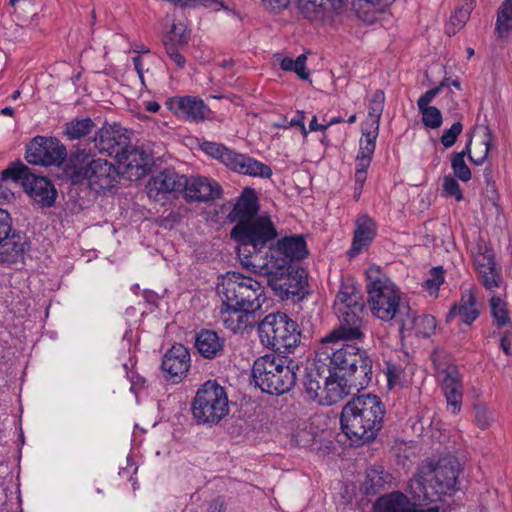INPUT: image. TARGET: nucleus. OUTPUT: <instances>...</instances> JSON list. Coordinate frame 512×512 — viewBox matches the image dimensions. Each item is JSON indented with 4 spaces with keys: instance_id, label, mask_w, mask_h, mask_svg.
Returning a JSON list of instances; mask_svg holds the SVG:
<instances>
[{
    "instance_id": "0e129e2a",
    "label": "nucleus",
    "mask_w": 512,
    "mask_h": 512,
    "mask_svg": "<svg viewBox=\"0 0 512 512\" xmlns=\"http://www.w3.org/2000/svg\"><path fill=\"white\" fill-rule=\"evenodd\" d=\"M7 180L8 179H3L2 176L0 177V199L9 202L14 198V193L4 186V182Z\"/></svg>"
},
{
    "instance_id": "f03ea898",
    "label": "nucleus",
    "mask_w": 512,
    "mask_h": 512,
    "mask_svg": "<svg viewBox=\"0 0 512 512\" xmlns=\"http://www.w3.org/2000/svg\"><path fill=\"white\" fill-rule=\"evenodd\" d=\"M237 243V255L243 268L252 270L263 267L270 258L265 248L277 238L278 232L270 216L260 215L251 221L235 224L230 232Z\"/></svg>"
},
{
    "instance_id": "603ef678",
    "label": "nucleus",
    "mask_w": 512,
    "mask_h": 512,
    "mask_svg": "<svg viewBox=\"0 0 512 512\" xmlns=\"http://www.w3.org/2000/svg\"><path fill=\"white\" fill-rule=\"evenodd\" d=\"M444 282V270L441 266L433 267L430 270L429 277L425 281V287L431 292H437L440 285Z\"/></svg>"
},
{
    "instance_id": "c9c22d12",
    "label": "nucleus",
    "mask_w": 512,
    "mask_h": 512,
    "mask_svg": "<svg viewBox=\"0 0 512 512\" xmlns=\"http://www.w3.org/2000/svg\"><path fill=\"white\" fill-rule=\"evenodd\" d=\"M116 159L120 167L126 170L135 169L137 177L145 173V168L149 163L148 155L143 150L130 146V143Z\"/></svg>"
},
{
    "instance_id": "6e6d98bb",
    "label": "nucleus",
    "mask_w": 512,
    "mask_h": 512,
    "mask_svg": "<svg viewBox=\"0 0 512 512\" xmlns=\"http://www.w3.org/2000/svg\"><path fill=\"white\" fill-rule=\"evenodd\" d=\"M471 11V4H467L466 6H462L461 8L457 9L450 18L451 25L457 26V28L463 27L468 21Z\"/></svg>"
},
{
    "instance_id": "423d86ee",
    "label": "nucleus",
    "mask_w": 512,
    "mask_h": 512,
    "mask_svg": "<svg viewBox=\"0 0 512 512\" xmlns=\"http://www.w3.org/2000/svg\"><path fill=\"white\" fill-rule=\"evenodd\" d=\"M217 293L224 306L254 313L266 301L265 289L256 279L229 271L218 278Z\"/></svg>"
},
{
    "instance_id": "a19ab883",
    "label": "nucleus",
    "mask_w": 512,
    "mask_h": 512,
    "mask_svg": "<svg viewBox=\"0 0 512 512\" xmlns=\"http://www.w3.org/2000/svg\"><path fill=\"white\" fill-rule=\"evenodd\" d=\"M201 150L207 155L220 160L225 166L230 168L236 152L226 146L216 142L205 141L201 144Z\"/></svg>"
},
{
    "instance_id": "4d7b16f0",
    "label": "nucleus",
    "mask_w": 512,
    "mask_h": 512,
    "mask_svg": "<svg viewBox=\"0 0 512 512\" xmlns=\"http://www.w3.org/2000/svg\"><path fill=\"white\" fill-rule=\"evenodd\" d=\"M165 47V51L169 59L179 68L183 69L186 64L185 56L181 53V50L184 47H176L172 46V44H167Z\"/></svg>"
},
{
    "instance_id": "a878e982",
    "label": "nucleus",
    "mask_w": 512,
    "mask_h": 512,
    "mask_svg": "<svg viewBox=\"0 0 512 512\" xmlns=\"http://www.w3.org/2000/svg\"><path fill=\"white\" fill-rule=\"evenodd\" d=\"M360 140V149L356 157L355 183L356 190H362L367 179V168L370 166L372 155L376 147V134L364 133Z\"/></svg>"
},
{
    "instance_id": "2f4dec72",
    "label": "nucleus",
    "mask_w": 512,
    "mask_h": 512,
    "mask_svg": "<svg viewBox=\"0 0 512 512\" xmlns=\"http://www.w3.org/2000/svg\"><path fill=\"white\" fill-rule=\"evenodd\" d=\"M372 367L373 361L368 354L363 358V361H359L358 364L343 372L350 388L356 391L367 388L372 380Z\"/></svg>"
},
{
    "instance_id": "37998d69",
    "label": "nucleus",
    "mask_w": 512,
    "mask_h": 512,
    "mask_svg": "<svg viewBox=\"0 0 512 512\" xmlns=\"http://www.w3.org/2000/svg\"><path fill=\"white\" fill-rule=\"evenodd\" d=\"M94 126L91 118L74 119L65 125V134L71 140L80 139L88 135Z\"/></svg>"
},
{
    "instance_id": "3c124183",
    "label": "nucleus",
    "mask_w": 512,
    "mask_h": 512,
    "mask_svg": "<svg viewBox=\"0 0 512 512\" xmlns=\"http://www.w3.org/2000/svg\"><path fill=\"white\" fill-rule=\"evenodd\" d=\"M422 114V122L425 126L436 129L442 124V114L435 106L422 107L419 109Z\"/></svg>"
},
{
    "instance_id": "ea45409f",
    "label": "nucleus",
    "mask_w": 512,
    "mask_h": 512,
    "mask_svg": "<svg viewBox=\"0 0 512 512\" xmlns=\"http://www.w3.org/2000/svg\"><path fill=\"white\" fill-rule=\"evenodd\" d=\"M389 474L382 466H373L366 471L364 488L367 494H375L387 483Z\"/></svg>"
},
{
    "instance_id": "412c9836",
    "label": "nucleus",
    "mask_w": 512,
    "mask_h": 512,
    "mask_svg": "<svg viewBox=\"0 0 512 512\" xmlns=\"http://www.w3.org/2000/svg\"><path fill=\"white\" fill-rule=\"evenodd\" d=\"M299 13L310 22L322 23L332 19L333 14H340L344 8V0L339 7L332 0H297Z\"/></svg>"
},
{
    "instance_id": "9d476101",
    "label": "nucleus",
    "mask_w": 512,
    "mask_h": 512,
    "mask_svg": "<svg viewBox=\"0 0 512 512\" xmlns=\"http://www.w3.org/2000/svg\"><path fill=\"white\" fill-rule=\"evenodd\" d=\"M229 412L228 398L216 381L205 382L192 403V414L198 424H218Z\"/></svg>"
},
{
    "instance_id": "4be33fe9",
    "label": "nucleus",
    "mask_w": 512,
    "mask_h": 512,
    "mask_svg": "<svg viewBox=\"0 0 512 512\" xmlns=\"http://www.w3.org/2000/svg\"><path fill=\"white\" fill-rule=\"evenodd\" d=\"M162 370L166 378L179 382L187 373L190 367V354L188 349L182 344L173 345L162 360Z\"/></svg>"
},
{
    "instance_id": "72a5a7b5",
    "label": "nucleus",
    "mask_w": 512,
    "mask_h": 512,
    "mask_svg": "<svg viewBox=\"0 0 512 512\" xmlns=\"http://www.w3.org/2000/svg\"><path fill=\"white\" fill-rule=\"evenodd\" d=\"M275 252L282 255V259L287 260L289 264H293V260H301L308 255L305 239L301 235L278 240Z\"/></svg>"
},
{
    "instance_id": "dca6fc26",
    "label": "nucleus",
    "mask_w": 512,
    "mask_h": 512,
    "mask_svg": "<svg viewBox=\"0 0 512 512\" xmlns=\"http://www.w3.org/2000/svg\"><path fill=\"white\" fill-rule=\"evenodd\" d=\"M441 389L447 402V408L453 414L461 411L463 401V380L457 366L448 364L438 370Z\"/></svg>"
},
{
    "instance_id": "f3484780",
    "label": "nucleus",
    "mask_w": 512,
    "mask_h": 512,
    "mask_svg": "<svg viewBox=\"0 0 512 512\" xmlns=\"http://www.w3.org/2000/svg\"><path fill=\"white\" fill-rule=\"evenodd\" d=\"M129 141L126 131L116 124L104 125L93 138L94 146L100 153H106L115 158L127 148Z\"/></svg>"
},
{
    "instance_id": "5fc2aeb1",
    "label": "nucleus",
    "mask_w": 512,
    "mask_h": 512,
    "mask_svg": "<svg viewBox=\"0 0 512 512\" xmlns=\"http://www.w3.org/2000/svg\"><path fill=\"white\" fill-rule=\"evenodd\" d=\"M443 190L447 196L454 197L456 201H461L463 199L459 183L450 175L445 176L443 179Z\"/></svg>"
},
{
    "instance_id": "20e7f679",
    "label": "nucleus",
    "mask_w": 512,
    "mask_h": 512,
    "mask_svg": "<svg viewBox=\"0 0 512 512\" xmlns=\"http://www.w3.org/2000/svg\"><path fill=\"white\" fill-rule=\"evenodd\" d=\"M367 302L372 314L382 321L397 323L407 314L408 304L401 301L400 291L379 266L366 271Z\"/></svg>"
},
{
    "instance_id": "e433bc0d",
    "label": "nucleus",
    "mask_w": 512,
    "mask_h": 512,
    "mask_svg": "<svg viewBox=\"0 0 512 512\" xmlns=\"http://www.w3.org/2000/svg\"><path fill=\"white\" fill-rule=\"evenodd\" d=\"M335 310H356V312L364 311V302L360 292L351 285H344L336 295L334 303Z\"/></svg>"
},
{
    "instance_id": "052dcab7",
    "label": "nucleus",
    "mask_w": 512,
    "mask_h": 512,
    "mask_svg": "<svg viewBox=\"0 0 512 512\" xmlns=\"http://www.w3.org/2000/svg\"><path fill=\"white\" fill-rule=\"evenodd\" d=\"M440 93V88L434 87L426 91L417 101L418 109L429 107V103Z\"/></svg>"
},
{
    "instance_id": "de8ad7c7",
    "label": "nucleus",
    "mask_w": 512,
    "mask_h": 512,
    "mask_svg": "<svg viewBox=\"0 0 512 512\" xmlns=\"http://www.w3.org/2000/svg\"><path fill=\"white\" fill-rule=\"evenodd\" d=\"M483 140L481 142V151L475 152L474 155L467 153L469 155V159L476 165L482 164L488 157L492 142H493V134L488 127H483Z\"/></svg>"
},
{
    "instance_id": "79ce46f5",
    "label": "nucleus",
    "mask_w": 512,
    "mask_h": 512,
    "mask_svg": "<svg viewBox=\"0 0 512 512\" xmlns=\"http://www.w3.org/2000/svg\"><path fill=\"white\" fill-rule=\"evenodd\" d=\"M277 60L279 61L282 70L293 71L302 80H307L309 78V72L306 68V55L301 54L295 60L278 55Z\"/></svg>"
},
{
    "instance_id": "6e6552de",
    "label": "nucleus",
    "mask_w": 512,
    "mask_h": 512,
    "mask_svg": "<svg viewBox=\"0 0 512 512\" xmlns=\"http://www.w3.org/2000/svg\"><path fill=\"white\" fill-rule=\"evenodd\" d=\"M68 170L73 178L87 181L89 187L96 192L114 188L119 179V171L112 163L96 158L85 148L71 152Z\"/></svg>"
},
{
    "instance_id": "bf43d9fd",
    "label": "nucleus",
    "mask_w": 512,
    "mask_h": 512,
    "mask_svg": "<svg viewBox=\"0 0 512 512\" xmlns=\"http://www.w3.org/2000/svg\"><path fill=\"white\" fill-rule=\"evenodd\" d=\"M260 3L268 11L279 12L288 7L290 0H260Z\"/></svg>"
},
{
    "instance_id": "774afa93",
    "label": "nucleus",
    "mask_w": 512,
    "mask_h": 512,
    "mask_svg": "<svg viewBox=\"0 0 512 512\" xmlns=\"http://www.w3.org/2000/svg\"><path fill=\"white\" fill-rule=\"evenodd\" d=\"M500 346L506 355L511 353V342L507 336H503L500 341Z\"/></svg>"
},
{
    "instance_id": "ddd939ff",
    "label": "nucleus",
    "mask_w": 512,
    "mask_h": 512,
    "mask_svg": "<svg viewBox=\"0 0 512 512\" xmlns=\"http://www.w3.org/2000/svg\"><path fill=\"white\" fill-rule=\"evenodd\" d=\"M66 157V148L57 138L36 136L26 147V160L33 165L58 166Z\"/></svg>"
},
{
    "instance_id": "4c0bfd02",
    "label": "nucleus",
    "mask_w": 512,
    "mask_h": 512,
    "mask_svg": "<svg viewBox=\"0 0 512 512\" xmlns=\"http://www.w3.org/2000/svg\"><path fill=\"white\" fill-rule=\"evenodd\" d=\"M249 314L250 313H246V311L242 309L225 306V308L221 310L220 317L227 329L237 333L247 327L244 318H247Z\"/></svg>"
},
{
    "instance_id": "5701e85b",
    "label": "nucleus",
    "mask_w": 512,
    "mask_h": 512,
    "mask_svg": "<svg viewBox=\"0 0 512 512\" xmlns=\"http://www.w3.org/2000/svg\"><path fill=\"white\" fill-rule=\"evenodd\" d=\"M327 373V363L318 362V358L311 367L306 369L302 385L304 395L307 399L322 405V392H324V382L328 379L326 377Z\"/></svg>"
},
{
    "instance_id": "393cba45",
    "label": "nucleus",
    "mask_w": 512,
    "mask_h": 512,
    "mask_svg": "<svg viewBox=\"0 0 512 512\" xmlns=\"http://www.w3.org/2000/svg\"><path fill=\"white\" fill-rule=\"evenodd\" d=\"M170 104L177 115L196 122L204 120L210 112L204 101L196 96L174 97Z\"/></svg>"
},
{
    "instance_id": "473e14b6",
    "label": "nucleus",
    "mask_w": 512,
    "mask_h": 512,
    "mask_svg": "<svg viewBox=\"0 0 512 512\" xmlns=\"http://www.w3.org/2000/svg\"><path fill=\"white\" fill-rule=\"evenodd\" d=\"M195 347L201 356L213 359L222 353L224 340L213 330H202L196 335Z\"/></svg>"
},
{
    "instance_id": "a211bd4d",
    "label": "nucleus",
    "mask_w": 512,
    "mask_h": 512,
    "mask_svg": "<svg viewBox=\"0 0 512 512\" xmlns=\"http://www.w3.org/2000/svg\"><path fill=\"white\" fill-rule=\"evenodd\" d=\"M375 512H439L438 505L424 507L412 501L404 493L394 491L381 496L374 504Z\"/></svg>"
},
{
    "instance_id": "58836bf2",
    "label": "nucleus",
    "mask_w": 512,
    "mask_h": 512,
    "mask_svg": "<svg viewBox=\"0 0 512 512\" xmlns=\"http://www.w3.org/2000/svg\"><path fill=\"white\" fill-rule=\"evenodd\" d=\"M495 31L500 38L512 31V0H504L497 11Z\"/></svg>"
},
{
    "instance_id": "cd10ccee",
    "label": "nucleus",
    "mask_w": 512,
    "mask_h": 512,
    "mask_svg": "<svg viewBox=\"0 0 512 512\" xmlns=\"http://www.w3.org/2000/svg\"><path fill=\"white\" fill-rule=\"evenodd\" d=\"M259 210L257 197L251 188H245L242 195L234 204L233 209L228 214V219L231 222L239 224L240 222L251 221L258 218Z\"/></svg>"
},
{
    "instance_id": "6ab92c4d",
    "label": "nucleus",
    "mask_w": 512,
    "mask_h": 512,
    "mask_svg": "<svg viewBox=\"0 0 512 512\" xmlns=\"http://www.w3.org/2000/svg\"><path fill=\"white\" fill-rule=\"evenodd\" d=\"M187 184V177L179 175L176 171L165 169L154 175L146 185L149 198L158 200L161 194L183 192Z\"/></svg>"
},
{
    "instance_id": "f8f14e48",
    "label": "nucleus",
    "mask_w": 512,
    "mask_h": 512,
    "mask_svg": "<svg viewBox=\"0 0 512 512\" xmlns=\"http://www.w3.org/2000/svg\"><path fill=\"white\" fill-rule=\"evenodd\" d=\"M366 355L368 352L365 349L338 340L321 339L316 349L318 362L328 361L327 366H330V369H338L342 373L363 361Z\"/></svg>"
},
{
    "instance_id": "c03bdc74",
    "label": "nucleus",
    "mask_w": 512,
    "mask_h": 512,
    "mask_svg": "<svg viewBox=\"0 0 512 512\" xmlns=\"http://www.w3.org/2000/svg\"><path fill=\"white\" fill-rule=\"evenodd\" d=\"M190 40V31L183 23L172 24L170 31L163 39V45L172 44L176 47H185Z\"/></svg>"
},
{
    "instance_id": "39448f33",
    "label": "nucleus",
    "mask_w": 512,
    "mask_h": 512,
    "mask_svg": "<svg viewBox=\"0 0 512 512\" xmlns=\"http://www.w3.org/2000/svg\"><path fill=\"white\" fill-rule=\"evenodd\" d=\"M263 267L253 268L251 272L265 276L267 284L281 300L299 301L306 293L307 274L303 268L289 264L285 259H278L272 253L262 263Z\"/></svg>"
},
{
    "instance_id": "864d4df0",
    "label": "nucleus",
    "mask_w": 512,
    "mask_h": 512,
    "mask_svg": "<svg viewBox=\"0 0 512 512\" xmlns=\"http://www.w3.org/2000/svg\"><path fill=\"white\" fill-rule=\"evenodd\" d=\"M463 130L461 122H455L449 129L444 130L441 136V143L444 147H452Z\"/></svg>"
},
{
    "instance_id": "09e8293b",
    "label": "nucleus",
    "mask_w": 512,
    "mask_h": 512,
    "mask_svg": "<svg viewBox=\"0 0 512 512\" xmlns=\"http://www.w3.org/2000/svg\"><path fill=\"white\" fill-rule=\"evenodd\" d=\"M475 418L474 422L478 428L488 429L495 420V413L485 404L479 403L474 406Z\"/></svg>"
},
{
    "instance_id": "338daca9",
    "label": "nucleus",
    "mask_w": 512,
    "mask_h": 512,
    "mask_svg": "<svg viewBox=\"0 0 512 512\" xmlns=\"http://www.w3.org/2000/svg\"><path fill=\"white\" fill-rule=\"evenodd\" d=\"M135 70L137 71V74L139 78L143 81V68H142V59L140 56H135L132 59Z\"/></svg>"
},
{
    "instance_id": "9b49d317",
    "label": "nucleus",
    "mask_w": 512,
    "mask_h": 512,
    "mask_svg": "<svg viewBox=\"0 0 512 512\" xmlns=\"http://www.w3.org/2000/svg\"><path fill=\"white\" fill-rule=\"evenodd\" d=\"M3 179L14 182L21 181L25 192L40 207L53 206L57 197V191L49 179L34 174L22 162H13L2 171Z\"/></svg>"
},
{
    "instance_id": "49530a36",
    "label": "nucleus",
    "mask_w": 512,
    "mask_h": 512,
    "mask_svg": "<svg viewBox=\"0 0 512 512\" xmlns=\"http://www.w3.org/2000/svg\"><path fill=\"white\" fill-rule=\"evenodd\" d=\"M471 140L466 145L465 150L452 154L451 166L455 176L463 182H467L471 179V171L466 165L464 157L466 153H470Z\"/></svg>"
},
{
    "instance_id": "f257e3e1",
    "label": "nucleus",
    "mask_w": 512,
    "mask_h": 512,
    "mask_svg": "<svg viewBox=\"0 0 512 512\" xmlns=\"http://www.w3.org/2000/svg\"><path fill=\"white\" fill-rule=\"evenodd\" d=\"M385 408L376 395H360L348 401L341 412V428L356 445L369 443L382 429Z\"/></svg>"
},
{
    "instance_id": "bb28decb",
    "label": "nucleus",
    "mask_w": 512,
    "mask_h": 512,
    "mask_svg": "<svg viewBox=\"0 0 512 512\" xmlns=\"http://www.w3.org/2000/svg\"><path fill=\"white\" fill-rule=\"evenodd\" d=\"M326 377L328 379L324 382V392H322L323 406L333 405L351 393V388L343 373L339 374L338 372H333L332 369H330V366H328V373L326 374Z\"/></svg>"
},
{
    "instance_id": "680f3d73",
    "label": "nucleus",
    "mask_w": 512,
    "mask_h": 512,
    "mask_svg": "<svg viewBox=\"0 0 512 512\" xmlns=\"http://www.w3.org/2000/svg\"><path fill=\"white\" fill-rule=\"evenodd\" d=\"M293 439L297 446L307 447L311 444L313 436L305 430H300L293 435Z\"/></svg>"
},
{
    "instance_id": "c85d7f7f",
    "label": "nucleus",
    "mask_w": 512,
    "mask_h": 512,
    "mask_svg": "<svg viewBox=\"0 0 512 512\" xmlns=\"http://www.w3.org/2000/svg\"><path fill=\"white\" fill-rule=\"evenodd\" d=\"M475 265L483 286L491 290L499 287L501 282L500 271L496 268L494 254L491 251H485L475 257Z\"/></svg>"
},
{
    "instance_id": "f704fd0d",
    "label": "nucleus",
    "mask_w": 512,
    "mask_h": 512,
    "mask_svg": "<svg viewBox=\"0 0 512 512\" xmlns=\"http://www.w3.org/2000/svg\"><path fill=\"white\" fill-rule=\"evenodd\" d=\"M230 169L241 174L262 178H269L272 175V170L268 165L239 153L234 157Z\"/></svg>"
},
{
    "instance_id": "2eb2a0df",
    "label": "nucleus",
    "mask_w": 512,
    "mask_h": 512,
    "mask_svg": "<svg viewBox=\"0 0 512 512\" xmlns=\"http://www.w3.org/2000/svg\"><path fill=\"white\" fill-rule=\"evenodd\" d=\"M340 325L334 328L329 334L322 339L352 341L362 340L365 336L363 312L356 310H337L336 311Z\"/></svg>"
},
{
    "instance_id": "13d9d810",
    "label": "nucleus",
    "mask_w": 512,
    "mask_h": 512,
    "mask_svg": "<svg viewBox=\"0 0 512 512\" xmlns=\"http://www.w3.org/2000/svg\"><path fill=\"white\" fill-rule=\"evenodd\" d=\"M385 373L390 387L400 384L404 375L402 368L392 363H387Z\"/></svg>"
},
{
    "instance_id": "a18cd8bd",
    "label": "nucleus",
    "mask_w": 512,
    "mask_h": 512,
    "mask_svg": "<svg viewBox=\"0 0 512 512\" xmlns=\"http://www.w3.org/2000/svg\"><path fill=\"white\" fill-rule=\"evenodd\" d=\"M385 94L383 90H376L369 100L368 115L373 119L374 131L378 134L380 118L384 110Z\"/></svg>"
},
{
    "instance_id": "69168bd1",
    "label": "nucleus",
    "mask_w": 512,
    "mask_h": 512,
    "mask_svg": "<svg viewBox=\"0 0 512 512\" xmlns=\"http://www.w3.org/2000/svg\"><path fill=\"white\" fill-rule=\"evenodd\" d=\"M373 5L378 10H383L385 7L391 5L395 0H365Z\"/></svg>"
},
{
    "instance_id": "7ed1b4c3",
    "label": "nucleus",
    "mask_w": 512,
    "mask_h": 512,
    "mask_svg": "<svg viewBox=\"0 0 512 512\" xmlns=\"http://www.w3.org/2000/svg\"><path fill=\"white\" fill-rule=\"evenodd\" d=\"M460 471V462L450 454L423 464L410 482L414 498L430 503L441 500L454 490Z\"/></svg>"
},
{
    "instance_id": "aec40b11",
    "label": "nucleus",
    "mask_w": 512,
    "mask_h": 512,
    "mask_svg": "<svg viewBox=\"0 0 512 512\" xmlns=\"http://www.w3.org/2000/svg\"><path fill=\"white\" fill-rule=\"evenodd\" d=\"M183 192L188 201L209 202L221 197L222 188L214 179L194 176L187 178Z\"/></svg>"
},
{
    "instance_id": "e2e57ef3",
    "label": "nucleus",
    "mask_w": 512,
    "mask_h": 512,
    "mask_svg": "<svg viewBox=\"0 0 512 512\" xmlns=\"http://www.w3.org/2000/svg\"><path fill=\"white\" fill-rule=\"evenodd\" d=\"M305 113L303 111H297V114L294 118L289 122L290 127H299L304 136L308 134V131L304 125Z\"/></svg>"
},
{
    "instance_id": "8fccbe9b",
    "label": "nucleus",
    "mask_w": 512,
    "mask_h": 512,
    "mask_svg": "<svg viewBox=\"0 0 512 512\" xmlns=\"http://www.w3.org/2000/svg\"><path fill=\"white\" fill-rule=\"evenodd\" d=\"M491 313L497 326L502 327L509 321L506 303L498 296H492L490 299Z\"/></svg>"
},
{
    "instance_id": "0eeeda50",
    "label": "nucleus",
    "mask_w": 512,
    "mask_h": 512,
    "mask_svg": "<svg viewBox=\"0 0 512 512\" xmlns=\"http://www.w3.org/2000/svg\"><path fill=\"white\" fill-rule=\"evenodd\" d=\"M297 370L299 366L294 360L266 354L254 362L252 377L256 386L263 392L282 395L296 384Z\"/></svg>"
},
{
    "instance_id": "1a4fd4ad",
    "label": "nucleus",
    "mask_w": 512,
    "mask_h": 512,
    "mask_svg": "<svg viewBox=\"0 0 512 512\" xmlns=\"http://www.w3.org/2000/svg\"><path fill=\"white\" fill-rule=\"evenodd\" d=\"M258 333L264 346L280 353L290 352L301 339L298 324L282 312L265 316L258 324Z\"/></svg>"
},
{
    "instance_id": "7c9ffc66",
    "label": "nucleus",
    "mask_w": 512,
    "mask_h": 512,
    "mask_svg": "<svg viewBox=\"0 0 512 512\" xmlns=\"http://www.w3.org/2000/svg\"><path fill=\"white\" fill-rule=\"evenodd\" d=\"M479 313L476 293L473 289H469L463 293L459 304L452 306L447 314L446 321L449 322L454 316L458 315L461 322L469 325L478 318Z\"/></svg>"
},
{
    "instance_id": "4468645a",
    "label": "nucleus",
    "mask_w": 512,
    "mask_h": 512,
    "mask_svg": "<svg viewBox=\"0 0 512 512\" xmlns=\"http://www.w3.org/2000/svg\"><path fill=\"white\" fill-rule=\"evenodd\" d=\"M28 243L26 237L12 227V218L10 214L0 208V249L1 254L7 261H16L21 257Z\"/></svg>"
},
{
    "instance_id": "c756f323",
    "label": "nucleus",
    "mask_w": 512,
    "mask_h": 512,
    "mask_svg": "<svg viewBox=\"0 0 512 512\" xmlns=\"http://www.w3.org/2000/svg\"><path fill=\"white\" fill-rule=\"evenodd\" d=\"M375 234L376 224L374 220L367 215L358 217L352 247L348 252L349 256L353 258L358 255L364 247L368 246L372 242Z\"/></svg>"
},
{
    "instance_id": "b1692460",
    "label": "nucleus",
    "mask_w": 512,
    "mask_h": 512,
    "mask_svg": "<svg viewBox=\"0 0 512 512\" xmlns=\"http://www.w3.org/2000/svg\"><path fill=\"white\" fill-rule=\"evenodd\" d=\"M397 324L399 325V331L402 335L405 333L408 335L414 334L416 337L422 338L430 337L436 328V320L433 316H417L416 313L411 310L410 306H408L407 314H404Z\"/></svg>"
}]
</instances>
